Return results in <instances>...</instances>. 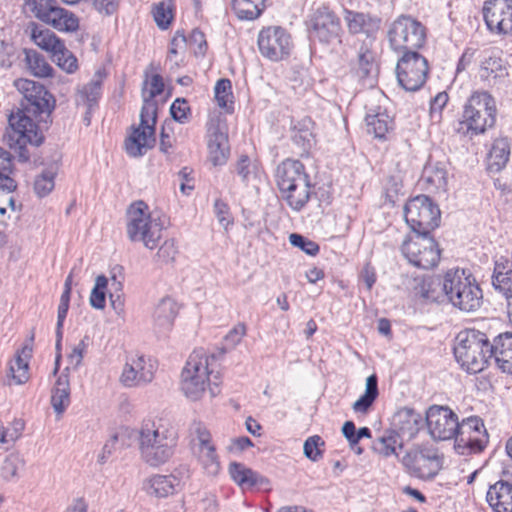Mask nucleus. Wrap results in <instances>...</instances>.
I'll return each mask as SVG.
<instances>
[{
	"instance_id": "obj_14",
	"label": "nucleus",
	"mask_w": 512,
	"mask_h": 512,
	"mask_svg": "<svg viewBox=\"0 0 512 512\" xmlns=\"http://www.w3.org/2000/svg\"><path fill=\"white\" fill-rule=\"evenodd\" d=\"M156 122L157 115L154 114L153 106L148 104L142 107L139 126L133 129L125 141V150L129 156L141 157L154 146Z\"/></svg>"
},
{
	"instance_id": "obj_9",
	"label": "nucleus",
	"mask_w": 512,
	"mask_h": 512,
	"mask_svg": "<svg viewBox=\"0 0 512 512\" xmlns=\"http://www.w3.org/2000/svg\"><path fill=\"white\" fill-rule=\"evenodd\" d=\"M307 28L311 38L323 45L341 44L343 28L336 12L326 3L314 5L308 15Z\"/></svg>"
},
{
	"instance_id": "obj_18",
	"label": "nucleus",
	"mask_w": 512,
	"mask_h": 512,
	"mask_svg": "<svg viewBox=\"0 0 512 512\" xmlns=\"http://www.w3.org/2000/svg\"><path fill=\"white\" fill-rule=\"evenodd\" d=\"M425 421L431 437L435 440L454 439L457 434L458 416L448 406H430L426 411Z\"/></svg>"
},
{
	"instance_id": "obj_11",
	"label": "nucleus",
	"mask_w": 512,
	"mask_h": 512,
	"mask_svg": "<svg viewBox=\"0 0 512 512\" xmlns=\"http://www.w3.org/2000/svg\"><path fill=\"white\" fill-rule=\"evenodd\" d=\"M462 123L472 134H481L494 126L496 121L495 100L487 92H475L464 106Z\"/></svg>"
},
{
	"instance_id": "obj_6",
	"label": "nucleus",
	"mask_w": 512,
	"mask_h": 512,
	"mask_svg": "<svg viewBox=\"0 0 512 512\" xmlns=\"http://www.w3.org/2000/svg\"><path fill=\"white\" fill-rule=\"evenodd\" d=\"M138 442L142 459L152 467L166 463L176 446L175 436L150 420L142 423L138 431Z\"/></svg>"
},
{
	"instance_id": "obj_44",
	"label": "nucleus",
	"mask_w": 512,
	"mask_h": 512,
	"mask_svg": "<svg viewBox=\"0 0 512 512\" xmlns=\"http://www.w3.org/2000/svg\"><path fill=\"white\" fill-rule=\"evenodd\" d=\"M24 52L27 67L34 76L49 77L52 75L53 67L42 54L32 49H26Z\"/></svg>"
},
{
	"instance_id": "obj_43",
	"label": "nucleus",
	"mask_w": 512,
	"mask_h": 512,
	"mask_svg": "<svg viewBox=\"0 0 512 512\" xmlns=\"http://www.w3.org/2000/svg\"><path fill=\"white\" fill-rule=\"evenodd\" d=\"M397 447L401 449L403 446L400 442V435L396 431H390L375 439L372 443L373 451L383 457L395 455L399 458V454L396 451Z\"/></svg>"
},
{
	"instance_id": "obj_1",
	"label": "nucleus",
	"mask_w": 512,
	"mask_h": 512,
	"mask_svg": "<svg viewBox=\"0 0 512 512\" xmlns=\"http://www.w3.org/2000/svg\"><path fill=\"white\" fill-rule=\"evenodd\" d=\"M16 89L23 95L21 109L16 114H10L9 127L4 134L5 143L17 153L22 162L30 158L27 144L39 146L44 136L33 118L47 124L55 108L54 96L39 82L29 79H17Z\"/></svg>"
},
{
	"instance_id": "obj_25",
	"label": "nucleus",
	"mask_w": 512,
	"mask_h": 512,
	"mask_svg": "<svg viewBox=\"0 0 512 512\" xmlns=\"http://www.w3.org/2000/svg\"><path fill=\"white\" fill-rule=\"evenodd\" d=\"M486 501L493 512H512V483L499 480L490 485Z\"/></svg>"
},
{
	"instance_id": "obj_19",
	"label": "nucleus",
	"mask_w": 512,
	"mask_h": 512,
	"mask_svg": "<svg viewBox=\"0 0 512 512\" xmlns=\"http://www.w3.org/2000/svg\"><path fill=\"white\" fill-rule=\"evenodd\" d=\"M258 47L264 57L272 61H280L289 56L292 41L289 33L284 28L269 26L260 31Z\"/></svg>"
},
{
	"instance_id": "obj_60",
	"label": "nucleus",
	"mask_w": 512,
	"mask_h": 512,
	"mask_svg": "<svg viewBox=\"0 0 512 512\" xmlns=\"http://www.w3.org/2000/svg\"><path fill=\"white\" fill-rule=\"evenodd\" d=\"M89 337L85 336L80 342L72 349L71 353L68 356V360L70 365H73L74 368H77L83 359V354L88 347Z\"/></svg>"
},
{
	"instance_id": "obj_38",
	"label": "nucleus",
	"mask_w": 512,
	"mask_h": 512,
	"mask_svg": "<svg viewBox=\"0 0 512 512\" xmlns=\"http://www.w3.org/2000/svg\"><path fill=\"white\" fill-rule=\"evenodd\" d=\"M266 2L267 0H232L231 6L238 19L253 21L265 11Z\"/></svg>"
},
{
	"instance_id": "obj_16",
	"label": "nucleus",
	"mask_w": 512,
	"mask_h": 512,
	"mask_svg": "<svg viewBox=\"0 0 512 512\" xmlns=\"http://www.w3.org/2000/svg\"><path fill=\"white\" fill-rule=\"evenodd\" d=\"M428 61L418 51L403 53L396 66L399 84L407 91H417L426 82Z\"/></svg>"
},
{
	"instance_id": "obj_54",
	"label": "nucleus",
	"mask_w": 512,
	"mask_h": 512,
	"mask_svg": "<svg viewBox=\"0 0 512 512\" xmlns=\"http://www.w3.org/2000/svg\"><path fill=\"white\" fill-rule=\"evenodd\" d=\"M289 241H290L291 245L298 247L299 249H301L307 255H310V256H316L320 249L319 245L316 242L308 239L307 237H305L303 235L297 234V233L290 234Z\"/></svg>"
},
{
	"instance_id": "obj_2",
	"label": "nucleus",
	"mask_w": 512,
	"mask_h": 512,
	"mask_svg": "<svg viewBox=\"0 0 512 512\" xmlns=\"http://www.w3.org/2000/svg\"><path fill=\"white\" fill-rule=\"evenodd\" d=\"M217 355H207L203 349L194 350L182 371L181 389L185 396L193 401L199 400L209 384L212 397L219 393V372L214 371Z\"/></svg>"
},
{
	"instance_id": "obj_61",
	"label": "nucleus",
	"mask_w": 512,
	"mask_h": 512,
	"mask_svg": "<svg viewBox=\"0 0 512 512\" xmlns=\"http://www.w3.org/2000/svg\"><path fill=\"white\" fill-rule=\"evenodd\" d=\"M121 0H92L94 8L106 15H112L118 9Z\"/></svg>"
},
{
	"instance_id": "obj_31",
	"label": "nucleus",
	"mask_w": 512,
	"mask_h": 512,
	"mask_svg": "<svg viewBox=\"0 0 512 512\" xmlns=\"http://www.w3.org/2000/svg\"><path fill=\"white\" fill-rule=\"evenodd\" d=\"M209 158L214 166L223 165L229 155L228 136L219 127L213 129L208 140Z\"/></svg>"
},
{
	"instance_id": "obj_58",
	"label": "nucleus",
	"mask_w": 512,
	"mask_h": 512,
	"mask_svg": "<svg viewBox=\"0 0 512 512\" xmlns=\"http://www.w3.org/2000/svg\"><path fill=\"white\" fill-rule=\"evenodd\" d=\"M177 246L174 239L165 240L164 243L160 246L156 256L162 262L168 263L175 259L177 254Z\"/></svg>"
},
{
	"instance_id": "obj_41",
	"label": "nucleus",
	"mask_w": 512,
	"mask_h": 512,
	"mask_svg": "<svg viewBox=\"0 0 512 512\" xmlns=\"http://www.w3.org/2000/svg\"><path fill=\"white\" fill-rule=\"evenodd\" d=\"M311 119H303L294 126L292 131V141L300 149L301 154L307 153L314 145L315 139L311 129Z\"/></svg>"
},
{
	"instance_id": "obj_4",
	"label": "nucleus",
	"mask_w": 512,
	"mask_h": 512,
	"mask_svg": "<svg viewBox=\"0 0 512 512\" xmlns=\"http://www.w3.org/2000/svg\"><path fill=\"white\" fill-rule=\"evenodd\" d=\"M441 285L448 301L455 308L464 312H473L480 308L482 290L469 271L450 269L444 274Z\"/></svg>"
},
{
	"instance_id": "obj_36",
	"label": "nucleus",
	"mask_w": 512,
	"mask_h": 512,
	"mask_svg": "<svg viewBox=\"0 0 512 512\" xmlns=\"http://www.w3.org/2000/svg\"><path fill=\"white\" fill-rule=\"evenodd\" d=\"M356 73L361 80H374L378 74L375 53L365 44L358 50Z\"/></svg>"
},
{
	"instance_id": "obj_35",
	"label": "nucleus",
	"mask_w": 512,
	"mask_h": 512,
	"mask_svg": "<svg viewBox=\"0 0 512 512\" xmlns=\"http://www.w3.org/2000/svg\"><path fill=\"white\" fill-rule=\"evenodd\" d=\"M510 157V143L507 138L495 139L487 157V168L490 172H499L507 164Z\"/></svg>"
},
{
	"instance_id": "obj_56",
	"label": "nucleus",
	"mask_w": 512,
	"mask_h": 512,
	"mask_svg": "<svg viewBox=\"0 0 512 512\" xmlns=\"http://www.w3.org/2000/svg\"><path fill=\"white\" fill-rule=\"evenodd\" d=\"M256 167L251 163L247 155H241L238 159L235 171L241 177L243 183L248 184L250 179L256 174Z\"/></svg>"
},
{
	"instance_id": "obj_27",
	"label": "nucleus",
	"mask_w": 512,
	"mask_h": 512,
	"mask_svg": "<svg viewBox=\"0 0 512 512\" xmlns=\"http://www.w3.org/2000/svg\"><path fill=\"white\" fill-rule=\"evenodd\" d=\"M178 311L179 307L174 299L170 297L162 298L157 304L153 314L155 328L159 332L170 330Z\"/></svg>"
},
{
	"instance_id": "obj_64",
	"label": "nucleus",
	"mask_w": 512,
	"mask_h": 512,
	"mask_svg": "<svg viewBox=\"0 0 512 512\" xmlns=\"http://www.w3.org/2000/svg\"><path fill=\"white\" fill-rule=\"evenodd\" d=\"M13 171V157L10 152L0 147V176L11 174Z\"/></svg>"
},
{
	"instance_id": "obj_40",
	"label": "nucleus",
	"mask_w": 512,
	"mask_h": 512,
	"mask_svg": "<svg viewBox=\"0 0 512 512\" xmlns=\"http://www.w3.org/2000/svg\"><path fill=\"white\" fill-rule=\"evenodd\" d=\"M31 37L35 44L41 49L52 53V56L59 50L63 49L64 42L49 29H43L36 24L32 27Z\"/></svg>"
},
{
	"instance_id": "obj_53",
	"label": "nucleus",
	"mask_w": 512,
	"mask_h": 512,
	"mask_svg": "<svg viewBox=\"0 0 512 512\" xmlns=\"http://www.w3.org/2000/svg\"><path fill=\"white\" fill-rule=\"evenodd\" d=\"M383 189L386 201L394 205L402 189V181L398 176L390 175L385 179Z\"/></svg>"
},
{
	"instance_id": "obj_55",
	"label": "nucleus",
	"mask_w": 512,
	"mask_h": 512,
	"mask_svg": "<svg viewBox=\"0 0 512 512\" xmlns=\"http://www.w3.org/2000/svg\"><path fill=\"white\" fill-rule=\"evenodd\" d=\"M170 114L173 120L179 123H186L190 114V106L184 98H177L170 106Z\"/></svg>"
},
{
	"instance_id": "obj_5",
	"label": "nucleus",
	"mask_w": 512,
	"mask_h": 512,
	"mask_svg": "<svg viewBox=\"0 0 512 512\" xmlns=\"http://www.w3.org/2000/svg\"><path fill=\"white\" fill-rule=\"evenodd\" d=\"M490 341L487 335L470 329L458 333L454 355L457 362L468 373L476 374L491 362Z\"/></svg>"
},
{
	"instance_id": "obj_50",
	"label": "nucleus",
	"mask_w": 512,
	"mask_h": 512,
	"mask_svg": "<svg viewBox=\"0 0 512 512\" xmlns=\"http://www.w3.org/2000/svg\"><path fill=\"white\" fill-rule=\"evenodd\" d=\"M108 286V279L104 275H99L96 278L95 286L90 295V304L95 309H103L106 304V289Z\"/></svg>"
},
{
	"instance_id": "obj_32",
	"label": "nucleus",
	"mask_w": 512,
	"mask_h": 512,
	"mask_svg": "<svg viewBox=\"0 0 512 512\" xmlns=\"http://www.w3.org/2000/svg\"><path fill=\"white\" fill-rule=\"evenodd\" d=\"M343 15L350 34L369 33L370 28H377L380 23L377 17L347 8L343 10Z\"/></svg>"
},
{
	"instance_id": "obj_29",
	"label": "nucleus",
	"mask_w": 512,
	"mask_h": 512,
	"mask_svg": "<svg viewBox=\"0 0 512 512\" xmlns=\"http://www.w3.org/2000/svg\"><path fill=\"white\" fill-rule=\"evenodd\" d=\"M180 487V480L173 474L154 475L147 480L146 490L151 496L165 498L173 495Z\"/></svg>"
},
{
	"instance_id": "obj_20",
	"label": "nucleus",
	"mask_w": 512,
	"mask_h": 512,
	"mask_svg": "<svg viewBox=\"0 0 512 512\" xmlns=\"http://www.w3.org/2000/svg\"><path fill=\"white\" fill-rule=\"evenodd\" d=\"M482 13L490 32L498 35L512 33V0H486Z\"/></svg>"
},
{
	"instance_id": "obj_33",
	"label": "nucleus",
	"mask_w": 512,
	"mask_h": 512,
	"mask_svg": "<svg viewBox=\"0 0 512 512\" xmlns=\"http://www.w3.org/2000/svg\"><path fill=\"white\" fill-rule=\"evenodd\" d=\"M102 82L99 79H92L87 84L83 85L76 94V104L84 105L87 107L85 120L87 124L90 123L89 115L94 106L97 105L101 96Z\"/></svg>"
},
{
	"instance_id": "obj_39",
	"label": "nucleus",
	"mask_w": 512,
	"mask_h": 512,
	"mask_svg": "<svg viewBox=\"0 0 512 512\" xmlns=\"http://www.w3.org/2000/svg\"><path fill=\"white\" fill-rule=\"evenodd\" d=\"M70 404V384L68 375L63 372L52 390L51 405L58 415H62Z\"/></svg>"
},
{
	"instance_id": "obj_37",
	"label": "nucleus",
	"mask_w": 512,
	"mask_h": 512,
	"mask_svg": "<svg viewBox=\"0 0 512 512\" xmlns=\"http://www.w3.org/2000/svg\"><path fill=\"white\" fill-rule=\"evenodd\" d=\"M31 354L32 348L25 346L20 352H17L15 358L10 362L9 374L15 384L20 385L28 381Z\"/></svg>"
},
{
	"instance_id": "obj_17",
	"label": "nucleus",
	"mask_w": 512,
	"mask_h": 512,
	"mask_svg": "<svg viewBox=\"0 0 512 512\" xmlns=\"http://www.w3.org/2000/svg\"><path fill=\"white\" fill-rule=\"evenodd\" d=\"M399 460L412 476L422 480H432L441 469L437 450L433 447L410 449Z\"/></svg>"
},
{
	"instance_id": "obj_51",
	"label": "nucleus",
	"mask_w": 512,
	"mask_h": 512,
	"mask_svg": "<svg viewBox=\"0 0 512 512\" xmlns=\"http://www.w3.org/2000/svg\"><path fill=\"white\" fill-rule=\"evenodd\" d=\"M56 64L67 73H74L78 69L77 58L69 51L65 44L53 56Z\"/></svg>"
},
{
	"instance_id": "obj_63",
	"label": "nucleus",
	"mask_w": 512,
	"mask_h": 512,
	"mask_svg": "<svg viewBox=\"0 0 512 512\" xmlns=\"http://www.w3.org/2000/svg\"><path fill=\"white\" fill-rule=\"evenodd\" d=\"M492 285L496 290L505 295L507 300V314L509 321L512 323V283L505 284L506 288L498 286L495 282V277L492 276Z\"/></svg>"
},
{
	"instance_id": "obj_13",
	"label": "nucleus",
	"mask_w": 512,
	"mask_h": 512,
	"mask_svg": "<svg viewBox=\"0 0 512 512\" xmlns=\"http://www.w3.org/2000/svg\"><path fill=\"white\" fill-rule=\"evenodd\" d=\"M455 435V449L459 454L469 455L482 452L489 441V436L483 420L479 416L458 420Z\"/></svg>"
},
{
	"instance_id": "obj_48",
	"label": "nucleus",
	"mask_w": 512,
	"mask_h": 512,
	"mask_svg": "<svg viewBox=\"0 0 512 512\" xmlns=\"http://www.w3.org/2000/svg\"><path fill=\"white\" fill-rule=\"evenodd\" d=\"M246 325L244 323H238L236 326H234L224 337V342L226 344V347H222L218 350L217 353H214L217 355L216 361L221 358L228 349L235 348L242 340V338L246 335Z\"/></svg>"
},
{
	"instance_id": "obj_45",
	"label": "nucleus",
	"mask_w": 512,
	"mask_h": 512,
	"mask_svg": "<svg viewBox=\"0 0 512 512\" xmlns=\"http://www.w3.org/2000/svg\"><path fill=\"white\" fill-rule=\"evenodd\" d=\"M164 91V81L161 75L154 74L151 76L150 80L144 81L142 88V97H143V105L145 107L148 104H151L154 108V114L157 115L158 107L157 102L154 98L160 95Z\"/></svg>"
},
{
	"instance_id": "obj_49",
	"label": "nucleus",
	"mask_w": 512,
	"mask_h": 512,
	"mask_svg": "<svg viewBox=\"0 0 512 512\" xmlns=\"http://www.w3.org/2000/svg\"><path fill=\"white\" fill-rule=\"evenodd\" d=\"M325 442L319 435L308 437L303 445L304 455L311 461L317 462L323 457Z\"/></svg>"
},
{
	"instance_id": "obj_42",
	"label": "nucleus",
	"mask_w": 512,
	"mask_h": 512,
	"mask_svg": "<svg viewBox=\"0 0 512 512\" xmlns=\"http://www.w3.org/2000/svg\"><path fill=\"white\" fill-rule=\"evenodd\" d=\"M379 395L378 378L376 374L367 377L365 392L354 402L352 408L355 413L366 414Z\"/></svg>"
},
{
	"instance_id": "obj_24",
	"label": "nucleus",
	"mask_w": 512,
	"mask_h": 512,
	"mask_svg": "<svg viewBox=\"0 0 512 512\" xmlns=\"http://www.w3.org/2000/svg\"><path fill=\"white\" fill-rule=\"evenodd\" d=\"M60 159V153L58 151H55L51 161H40V165H43L45 167L35 177L34 180V191L38 197H45L48 194H50L54 189L55 177L58 174Z\"/></svg>"
},
{
	"instance_id": "obj_8",
	"label": "nucleus",
	"mask_w": 512,
	"mask_h": 512,
	"mask_svg": "<svg viewBox=\"0 0 512 512\" xmlns=\"http://www.w3.org/2000/svg\"><path fill=\"white\" fill-rule=\"evenodd\" d=\"M387 38L395 52H416L425 44L426 28L412 16L402 14L390 24Z\"/></svg>"
},
{
	"instance_id": "obj_10",
	"label": "nucleus",
	"mask_w": 512,
	"mask_h": 512,
	"mask_svg": "<svg viewBox=\"0 0 512 512\" xmlns=\"http://www.w3.org/2000/svg\"><path fill=\"white\" fill-rule=\"evenodd\" d=\"M404 217L415 234L428 236L439 226L441 212L429 196L418 195L406 203Z\"/></svg>"
},
{
	"instance_id": "obj_3",
	"label": "nucleus",
	"mask_w": 512,
	"mask_h": 512,
	"mask_svg": "<svg viewBox=\"0 0 512 512\" xmlns=\"http://www.w3.org/2000/svg\"><path fill=\"white\" fill-rule=\"evenodd\" d=\"M275 180L281 198L293 211H301L309 202L313 186L301 161H282L276 168Z\"/></svg>"
},
{
	"instance_id": "obj_59",
	"label": "nucleus",
	"mask_w": 512,
	"mask_h": 512,
	"mask_svg": "<svg viewBox=\"0 0 512 512\" xmlns=\"http://www.w3.org/2000/svg\"><path fill=\"white\" fill-rule=\"evenodd\" d=\"M448 102V94L446 92L438 93L430 104V115L433 120L440 121L441 112Z\"/></svg>"
},
{
	"instance_id": "obj_46",
	"label": "nucleus",
	"mask_w": 512,
	"mask_h": 512,
	"mask_svg": "<svg viewBox=\"0 0 512 512\" xmlns=\"http://www.w3.org/2000/svg\"><path fill=\"white\" fill-rule=\"evenodd\" d=\"M198 460L205 473L216 476L220 471V461L214 445L197 448Z\"/></svg>"
},
{
	"instance_id": "obj_26",
	"label": "nucleus",
	"mask_w": 512,
	"mask_h": 512,
	"mask_svg": "<svg viewBox=\"0 0 512 512\" xmlns=\"http://www.w3.org/2000/svg\"><path fill=\"white\" fill-rule=\"evenodd\" d=\"M229 474L232 480L242 489H251L253 487L264 488L269 484V480L265 476L248 468L243 463H230Z\"/></svg>"
},
{
	"instance_id": "obj_7",
	"label": "nucleus",
	"mask_w": 512,
	"mask_h": 512,
	"mask_svg": "<svg viewBox=\"0 0 512 512\" xmlns=\"http://www.w3.org/2000/svg\"><path fill=\"white\" fill-rule=\"evenodd\" d=\"M127 236L132 242H141L152 250L161 238L164 228L160 218L152 217L148 205L143 201L132 203L127 210Z\"/></svg>"
},
{
	"instance_id": "obj_15",
	"label": "nucleus",
	"mask_w": 512,
	"mask_h": 512,
	"mask_svg": "<svg viewBox=\"0 0 512 512\" xmlns=\"http://www.w3.org/2000/svg\"><path fill=\"white\" fill-rule=\"evenodd\" d=\"M401 252L409 263L421 269L433 268L440 260L438 244L430 235L416 234L414 238H406L401 245Z\"/></svg>"
},
{
	"instance_id": "obj_12",
	"label": "nucleus",
	"mask_w": 512,
	"mask_h": 512,
	"mask_svg": "<svg viewBox=\"0 0 512 512\" xmlns=\"http://www.w3.org/2000/svg\"><path fill=\"white\" fill-rule=\"evenodd\" d=\"M26 5L36 18L60 32H75L79 29V18L60 7L57 0H27Z\"/></svg>"
},
{
	"instance_id": "obj_22",
	"label": "nucleus",
	"mask_w": 512,
	"mask_h": 512,
	"mask_svg": "<svg viewBox=\"0 0 512 512\" xmlns=\"http://www.w3.org/2000/svg\"><path fill=\"white\" fill-rule=\"evenodd\" d=\"M491 361L504 373L512 374V333L496 336L490 342Z\"/></svg>"
},
{
	"instance_id": "obj_23",
	"label": "nucleus",
	"mask_w": 512,
	"mask_h": 512,
	"mask_svg": "<svg viewBox=\"0 0 512 512\" xmlns=\"http://www.w3.org/2000/svg\"><path fill=\"white\" fill-rule=\"evenodd\" d=\"M393 426L402 437L411 439L423 426V416L413 408L404 407L393 416Z\"/></svg>"
},
{
	"instance_id": "obj_47",
	"label": "nucleus",
	"mask_w": 512,
	"mask_h": 512,
	"mask_svg": "<svg viewBox=\"0 0 512 512\" xmlns=\"http://www.w3.org/2000/svg\"><path fill=\"white\" fill-rule=\"evenodd\" d=\"M215 100L220 108L226 109L228 113L233 112L232 83L227 78L219 79L214 87Z\"/></svg>"
},
{
	"instance_id": "obj_30",
	"label": "nucleus",
	"mask_w": 512,
	"mask_h": 512,
	"mask_svg": "<svg viewBox=\"0 0 512 512\" xmlns=\"http://www.w3.org/2000/svg\"><path fill=\"white\" fill-rule=\"evenodd\" d=\"M421 180L436 190H445L447 186L446 164L429 158L422 170Z\"/></svg>"
},
{
	"instance_id": "obj_62",
	"label": "nucleus",
	"mask_w": 512,
	"mask_h": 512,
	"mask_svg": "<svg viewBox=\"0 0 512 512\" xmlns=\"http://www.w3.org/2000/svg\"><path fill=\"white\" fill-rule=\"evenodd\" d=\"M214 211H215L216 217L221 225H223L224 227H227L231 223V220L228 217L229 207L222 200L218 199L215 201Z\"/></svg>"
},
{
	"instance_id": "obj_52",
	"label": "nucleus",
	"mask_w": 512,
	"mask_h": 512,
	"mask_svg": "<svg viewBox=\"0 0 512 512\" xmlns=\"http://www.w3.org/2000/svg\"><path fill=\"white\" fill-rule=\"evenodd\" d=\"M153 17L157 26L162 30H166L173 20L171 6L167 5L165 2L156 4L153 10Z\"/></svg>"
},
{
	"instance_id": "obj_34",
	"label": "nucleus",
	"mask_w": 512,
	"mask_h": 512,
	"mask_svg": "<svg viewBox=\"0 0 512 512\" xmlns=\"http://www.w3.org/2000/svg\"><path fill=\"white\" fill-rule=\"evenodd\" d=\"M508 75L504 60L497 55H491L481 62L480 77L492 84H497Z\"/></svg>"
},
{
	"instance_id": "obj_57",
	"label": "nucleus",
	"mask_w": 512,
	"mask_h": 512,
	"mask_svg": "<svg viewBox=\"0 0 512 512\" xmlns=\"http://www.w3.org/2000/svg\"><path fill=\"white\" fill-rule=\"evenodd\" d=\"M342 433L347 439L351 450H353L357 455H361L363 453L362 447L359 446V441L361 439L356 435V426L354 422L346 421L342 426Z\"/></svg>"
},
{
	"instance_id": "obj_21",
	"label": "nucleus",
	"mask_w": 512,
	"mask_h": 512,
	"mask_svg": "<svg viewBox=\"0 0 512 512\" xmlns=\"http://www.w3.org/2000/svg\"><path fill=\"white\" fill-rule=\"evenodd\" d=\"M156 370L155 362L144 356L127 360L121 374V382L126 387H135L150 383Z\"/></svg>"
},
{
	"instance_id": "obj_28",
	"label": "nucleus",
	"mask_w": 512,
	"mask_h": 512,
	"mask_svg": "<svg viewBox=\"0 0 512 512\" xmlns=\"http://www.w3.org/2000/svg\"><path fill=\"white\" fill-rule=\"evenodd\" d=\"M367 132L375 138L385 139L386 134L393 128V120L381 107L369 109L365 117Z\"/></svg>"
}]
</instances>
